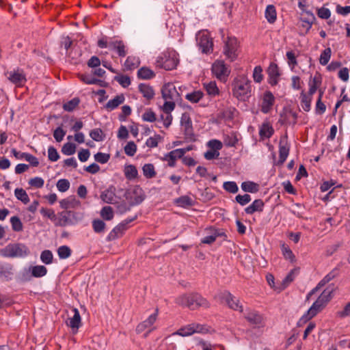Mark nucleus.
Segmentation results:
<instances>
[{"instance_id": "nucleus-1", "label": "nucleus", "mask_w": 350, "mask_h": 350, "mask_svg": "<svg viewBox=\"0 0 350 350\" xmlns=\"http://www.w3.org/2000/svg\"><path fill=\"white\" fill-rule=\"evenodd\" d=\"M335 291V286L334 284L329 285L319 295L317 299L312 304L311 307L308 311L303 314L297 322L299 327L302 326L306 323L312 318L315 317L331 300L333 297V293Z\"/></svg>"}, {"instance_id": "nucleus-2", "label": "nucleus", "mask_w": 350, "mask_h": 350, "mask_svg": "<svg viewBox=\"0 0 350 350\" xmlns=\"http://www.w3.org/2000/svg\"><path fill=\"white\" fill-rule=\"evenodd\" d=\"M232 86V95L239 101H247L253 94L252 81L245 75H240L235 77Z\"/></svg>"}, {"instance_id": "nucleus-3", "label": "nucleus", "mask_w": 350, "mask_h": 350, "mask_svg": "<svg viewBox=\"0 0 350 350\" xmlns=\"http://www.w3.org/2000/svg\"><path fill=\"white\" fill-rule=\"evenodd\" d=\"M178 62V53L174 51H167L157 57L155 65L158 68L172 70L176 68Z\"/></svg>"}, {"instance_id": "nucleus-4", "label": "nucleus", "mask_w": 350, "mask_h": 350, "mask_svg": "<svg viewBox=\"0 0 350 350\" xmlns=\"http://www.w3.org/2000/svg\"><path fill=\"white\" fill-rule=\"evenodd\" d=\"M29 254L28 247L23 243H10L0 249V256L4 258H24Z\"/></svg>"}, {"instance_id": "nucleus-5", "label": "nucleus", "mask_w": 350, "mask_h": 350, "mask_svg": "<svg viewBox=\"0 0 350 350\" xmlns=\"http://www.w3.org/2000/svg\"><path fill=\"white\" fill-rule=\"evenodd\" d=\"M176 303L179 305L195 310L198 307H208V303L198 294L183 295L176 299Z\"/></svg>"}, {"instance_id": "nucleus-6", "label": "nucleus", "mask_w": 350, "mask_h": 350, "mask_svg": "<svg viewBox=\"0 0 350 350\" xmlns=\"http://www.w3.org/2000/svg\"><path fill=\"white\" fill-rule=\"evenodd\" d=\"M223 53L226 59L230 62H234L239 55V43L234 36H228L225 38L223 36Z\"/></svg>"}, {"instance_id": "nucleus-7", "label": "nucleus", "mask_w": 350, "mask_h": 350, "mask_svg": "<svg viewBox=\"0 0 350 350\" xmlns=\"http://www.w3.org/2000/svg\"><path fill=\"white\" fill-rule=\"evenodd\" d=\"M98 46L101 49L108 48L111 51H115L120 57H124L127 53L126 46L122 40L103 37L98 40Z\"/></svg>"}, {"instance_id": "nucleus-8", "label": "nucleus", "mask_w": 350, "mask_h": 350, "mask_svg": "<svg viewBox=\"0 0 350 350\" xmlns=\"http://www.w3.org/2000/svg\"><path fill=\"white\" fill-rule=\"evenodd\" d=\"M230 66L224 60H215L211 66V72L213 77L221 82H226L230 74Z\"/></svg>"}, {"instance_id": "nucleus-9", "label": "nucleus", "mask_w": 350, "mask_h": 350, "mask_svg": "<svg viewBox=\"0 0 350 350\" xmlns=\"http://www.w3.org/2000/svg\"><path fill=\"white\" fill-rule=\"evenodd\" d=\"M6 79L17 88L25 85L27 82V77L25 71L18 67L4 72Z\"/></svg>"}, {"instance_id": "nucleus-10", "label": "nucleus", "mask_w": 350, "mask_h": 350, "mask_svg": "<svg viewBox=\"0 0 350 350\" xmlns=\"http://www.w3.org/2000/svg\"><path fill=\"white\" fill-rule=\"evenodd\" d=\"M124 196L131 205L135 206L142 203L146 196L142 187L135 185L126 191Z\"/></svg>"}, {"instance_id": "nucleus-11", "label": "nucleus", "mask_w": 350, "mask_h": 350, "mask_svg": "<svg viewBox=\"0 0 350 350\" xmlns=\"http://www.w3.org/2000/svg\"><path fill=\"white\" fill-rule=\"evenodd\" d=\"M209 332V328L205 325L191 323L180 328L175 334L181 336H189L194 333L205 334Z\"/></svg>"}, {"instance_id": "nucleus-12", "label": "nucleus", "mask_w": 350, "mask_h": 350, "mask_svg": "<svg viewBox=\"0 0 350 350\" xmlns=\"http://www.w3.org/2000/svg\"><path fill=\"white\" fill-rule=\"evenodd\" d=\"M196 40L202 53L208 54L213 51V42L207 31L198 32L196 35Z\"/></svg>"}, {"instance_id": "nucleus-13", "label": "nucleus", "mask_w": 350, "mask_h": 350, "mask_svg": "<svg viewBox=\"0 0 350 350\" xmlns=\"http://www.w3.org/2000/svg\"><path fill=\"white\" fill-rule=\"evenodd\" d=\"M206 146L208 150L204 154L206 160L211 161L219 157V150L223 147L221 142L218 139H211L206 143Z\"/></svg>"}, {"instance_id": "nucleus-14", "label": "nucleus", "mask_w": 350, "mask_h": 350, "mask_svg": "<svg viewBox=\"0 0 350 350\" xmlns=\"http://www.w3.org/2000/svg\"><path fill=\"white\" fill-rule=\"evenodd\" d=\"M180 125L182 129L184 131L186 139L191 142L196 141V137L193 133L192 121L191 120L189 115L187 113H184L182 114L180 119Z\"/></svg>"}, {"instance_id": "nucleus-15", "label": "nucleus", "mask_w": 350, "mask_h": 350, "mask_svg": "<svg viewBox=\"0 0 350 350\" xmlns=\"http://www.w3.org/2000/svg\"><path fill=\"white\" fill-rule=\"evenodd\" d=\"M157 316L158 310L157 309L153 314H150L146 320L137 326V332L142 333L146 332L144 334V337H146L148 334L154 329L153 325L157 319Z\"/></svg>"}, {"instance_id": "nucleus-16", "label": "nucleus", "mask_w": 350, "mask_h": 350, "mask_svg": "<svg viewBox=\"0 0 350 350\" xmlns=\"http://www.w3.org/2000/svg\"><path fill=\"white\" fill-rule=\"evenodd\" d=\"M221 297L225 301L228 307L235 311L241 313L243 312V307L240 303V300L232 295L230 292L225 291L221 293Z\"/></svg>"}, {"instance_id": "nucleus-17", "label": "nucleus", "mask_w": 350, "mask_h": 350, "mask_svg": "<svg viewBox=\"0 0 350 350\" xmlns=\"http://www.w3.org/2000/svg\"><path fill=\"white\" fill-rule=\"evenodd\" d=\"M275 96L270 91H265L262 96L260 111L263 113H269L275 103Z\"/></svg>"}, {"instance_id": "nucleus-18", "label": "nucleus", "mask_w": 350, "mask_h": 350, "mask_svg": "<svg viewBox=\"0 0 350 350\" xmlns=\"http://www.w3.org/2000/svg\"><path fill=\"white\" fill-rule=\"evenodd\" d=\"M242 313L245 319L255 327H259L262 326L263 318L258 312L248 308L245 310H243Z\"/></svg>"}, {"instance_id": "nucleus-19", "label": "nucleus", "mask_w": 350, "mask_h": 350, "mask_svg": "<svg viewBox=\"0 0 350 350\" xmlns=\"http://www.w3.org/2000/svg\"><path fill=\"white\" fill-rule=\"evenodd\" d=\"M162 96L165 100H178L180 95L176 86L172 83H165L161 90Z\"/></svg>"}, {"instance_id": "nucleus-20", "label": "nucleus", "mask_w": 350, "mask_h": 350, "mask_svg": "<svg viewBox=\"0 0 350 350\" xmlns=\"http://www.w3.org/2000/svg\"><path fill=\"white\" fill-rule=\"evenodd\" d=\"M72 311L73 316L68 319L66 325L71 328L73 334H76L81 325V318L77 308H75Z\"/></svg>"}, {"instance_id": "nucleus-21", "label": "nucleus", "mask_w": 350, "mask_h": 350, "mask_svg": "<svg viewBox=\"0 0 350 350\" xmlns=\"http://www.w3.org/2000/svg\"><path fill=\"white\" fill-rule=\"evenodd\" d=\"M267 73L269 75V83L271 85H276L278 83L280 75L278 65L271 62L267 69Z\"/></svg>"}, {"instance_id": "nucleus-22", "label": "nucleus", "mask_w": 350, "mask_h": 350, "mask_svg": "<svg viewBox=\"0 0 350 350\" xmlns=\"http://www.w3.org/2000/svg\"><path fill=\"white\" fill-rule=\"evenodd\" d=\"M12 153L16 159H25V161L29 162L30 164L34 167H36L39 165V161H38V159L29 153L21 152L17 151L15 149L12 150Z\"/></svg>"}, {"instance_id": "nucleus-23", "label": "nucleus", "mask_w": 350, "mask_h": 350, "mask_svg": "<svg viewBox=\"0 0 350 350\" xmlns=\"http://www.w3.org/2000/svg\"><path fill=\"white\" fill-rule=\"evenodd\" d=\"M60 207L63 209L75 208L81 205V202L75 196H69L59 201Z\"/></svg>"}, {"instance_id": "nucleus-24", "label": "nucleus", "mask_w": 350, "mask_h": 350, "mask_svg": "<svg viewBox=\"0 0 350 350\" xmlns=\"http://www.w3.org/2000/svg\"><path fill=\"white\" fill-rule=\"evenodd\" d=\"M203 88L207 94L211 97H215L219 94V90L216 82L214 81L203 83Z\"/></svg>"}, {"instance_id": "nucleus-25", "label": "nucleus", "mask_w": 350, "mask_h": 350, "mask_svg": "<svg viewBox=\"0 0 350 350\" xmlns=\"http://www.w3.org/2000/svg\"><path fill=\"white\" fill-rule=\"evenodd\" d=\"M264 207V202L262 200H255L250 206L245 208V212L247 214L252 215L255 212H260Z\"/></svg>"}, {"instance_id": "nucleus-26", "label": "nucleus", "mask_w": 350, "mask_h": 350, "mask_svg": "<svg viewBox=\"0 0 350 350\" xmlns=\"http://www.w3.org/2000/svg\"><path fill=\"white\" fill-rule=\"evenodd\" d=\"M125 98L124 95L120 94L110 99L105 105V108L108 111H112L116 109L120 105L124 103Z\"/></svg>"}, {"instance_id": "nucleus-27", "label": "nucleus", "mask_w": 350, "mask_h": 350, "mask_svg": "<svg viewBox=\"0 0 350 350\" xmlns=\"http://www.w3.org/2000/svg\"><path fill=\"white\" fill-rule=\"evenodd\" d=\"M336 275V271H332L329 273H327L318 284L317 287L314 288L308 295L307 298H309V296L311 295L317 289L324 286L326 284L332 280Z\"/></svg>"}, {"instance_id": "nucleus-28", "label": "nucleus", "mask_w": 350, "mask_h": 350, "mask_svg": "<svg viewBox=\"0 0 350 350\" xmlns=\"http://www.w3.org/2000/svg\"><path fill=\"white\" fill-rule=\"evenodd\" d=\"M139 90L143 96L147 99L150 100L154 96V92L151 86L146 83H141L139 85Z\"/></svg>"}, {"instance_id": "nucleus-29", "label": "nucleus", "mask_w": 350, "mask_h": 350, "mask_svg": "<svg viewBox=\"0 0 350 350\" xmlns=\"http://www.w3.org/2000/svg\"><path fill=\"white\" fill-rule=\"evenodd\" d=\"M273 133V129L269 122H265L260 127L259 134L262 138H269Z\"/></svg>"}, {"instance_id": "nucleus-30", "label": "nucleus", "mask_w": 350, "mask_h": 350, "mask_svg": "<svg viewBox=\"0 0 350 350\" xmlns=\"http://www.w3.org/2000/svg\"><path fill=\"white\" fill-rule=\"evenodd\" d=\"M300 99L302 109L305 111H309L311 109L312 97L311 96L307 95L304 91H302L300 94Z\"/></svg>"}, {"instance_id": "nucleus-31", "label": "nucleus", "mask_w": 350, "mask_h": 350, "mask_svg": "<svg viewBox=\"0 0 350 350\" xmlns=\"http://www.w3.org/2000/svg\"><path fill=\"white\" fill-rule=\"evenodd\" d=\"M140 61L139 57L135 56H129L124 64V66L126 70H134L139 66Z\"/></svg>"}, {"instance_id": "nucleus-32", "label": "nucleus", "mask_w": 350, "mask_h": 350, "mask_svg": "<svg viewBox=\"0 0 350 350\" xmlns=\"http://www.w3.org/2000/svg\"><path fill=\"white\" fill-rule=\"evenodd\" d=\"M124 174L128 180H133L138 176V172L136 167L133 165H125L124 168Z\"/></svg>"}, {"instance_id": "nucleus-33", "label": "nucleus", "mask_w": 350, "mask_h": 350, "mask_svg": "<svg viewBox=\"0 0 350 350\" xmlns=\"http://www.w3.org/2000/svg\"><path fill=\"white\" fill-rule=\"evenodd\" d=\"M30 271L34 278H42L47 273V269L44 265L30 266Z\"/></svg>"}, {"instance_id": "nucleus-34", "label": "nucleus", "mask_w": 350, "mask_h": 350, "mask_svg": "<svg viewBox=\"0 0 350 350\" xmlns=\"http://www.w3.org/2000/svg\"><path fill=\"white\" fill-rule=\"evenodd\" d=\"M100 198L105 203L113 204L116 202V196L113 190L107 189L101 193Z\"/></svg>"}, {"instance_id": "nucleus-35", "label": "nucleus", "mask_w": 350, "mask_h": 350, "mask_svg": "<svg viewBox=\"0 0 350 350\" xmlns=\"http://www.w3.org/2000/svg\"><path fill=\"white\" fill-rule=\"evenodd\" d=\"M241 187L243 191L252 193H256L259 189L258 185L252 181L243 182Z\"/></svg>"}, {"instance_id": "nucleus-36", "label": "nucleus", "mask_w": 350, "mask_h": 350, "mask_svg": "<svg viewBox=\"0 0 350 350\" xmlns=\"http://www.w3.org/2000/svg\"><path fill=\"white\" fill-rule=\"evenodd\" d=\"M265 15L268 22H274L277 18V12L275 6L273 5H267Z\"/></svg>"}, {"instance_id": "nucleus-37", "label": "nucleus", "mask_w": 350, "mask_h": 350, "mask_svg": "<svg viewBox=\"0 0 350 350\" xmlns=\"http://www.w3.org/2000/svg\"><path fill=\"white\" fill-rule=\"evenodd\" d=\"M126 230L125 224L120 223L116 226L109 234V239H115L122 235L123 232Z\"/></svg>"}, {"instance_id": "nucleus-38", "label": "nucleus", "mask_w": 350, "mask_h": 350, "mask_svg": "<svg viewBox=\"0 0 350 350\" xmlns=\"http://www.w3.org/2000/svg\"><path fill=\"white\" fill-rule=\"evenodd\" d=\"M14 196L17 200L21 201L23 204H26L29 202L28 194L22 188H16L14 190Z\"/></svg>"}, {"instance_id": "nucleus-39", "label": "nucleus", "mask_w": 350, "mask_h": 350, "mask_svg": "<svg viewBox=\"0 0 350 350\" xmlns=\"http://www.w3.org/2000/svg\"><path fill=\"white\" fill-rule=\"evenodd\" d=\"M137 76L142 79H150L154 77V73L151 69L142 67L137 71Z\"/></svg>"}, {"instance_id": "nucleus-40", "label": "nucleus", "mask_w": 350, "mask_h": 350, "mask_svg": "<svg viewBox=\"0 0 350 350\" xmlns=\"http://www.w3.org/2000/svg\"><path fill=\"white\" fill-rule=\"evenodd\" d=\"M80 103V99L77 97H75L70 100H68L64 103L63 109L66 111H72Z\"/></svg>"}, {"instance_id": "nucleus-41", "label": "nucleus", "mask_w": 350, "mask_h": 350, "mask_svg": "<svg viewBox=\"0 0 350 350\" xmlns=\"http://www.w3.org/2000/svg\"><path fill=\"white\" fill-rule=\"evenodd\" d=\"M144 176L147 178H152L155 176L156 172L154 166L152 163H146L142 167Z\"/></svg>"}, {"instance_id": "nucleus-42", "label": "nucleus", "mask_w": 350, "mask_h": 350, "mask_svg": "<svg viewBox=\"0 0 350 350\" xmlns=\"http://www.w3.org/2000/svg\"><path fill=\"white\" fill-rule=\"evenodd\" d=\"M100 216L105 220H111L113 218L114 214L113 208L109 206H104L100 211Z\"/></svg>"}, {"instance_id": "nucleus-43", "label": "nucleus", "mask_w": 350, "mask_h": 350, "mask_svg": "<svg viewBox=\"0 0 350 350\" xmlns=\"http://www.w3.org/2000/svg\"><path fill=\"white\" fill-rule=\"evenodd\" d=\"M203 92L198 90L193 91L191 93L187 94L185 96L187 100H189L191 103H196L200 100V99L203 97Z\"/></svg>"}, {"instance_id": "nucleus-44", "label": "nucleus", "mask_w": 350, "mask_h": 350, "mask_svg": "<svg viewBox=\"0 0 350 350\" xmlns=\"http://www.w3.org/2000/svg\"><path fill=\"white\" fill-rule=\"evenodd\" d=\"M252 77L254 81L260 83L263 80L262 68L260 66H255L253 70Z\"/></svg>"}, {"instance_id": "nucleus-45", "label": "nucleus", "mask_w": 350, "mask_h": 350, "mask_svg": "<svg viewBox=\"0 0 350 350\" xmlns=\"http://www.w3.org/2000/svg\"><path fill=\"white\" fill-rule=\"evenodd\" d=\"M137 145L132 141L129 142L124 147V153L129 157L134 156L137 152Z\"/></svg>"}, {"instance_id": "nucleus-46", "label": "nucleus", "mask_w": 350, "mask_h": 350, "mask_svg": "<svg viewBox=\"0 0 350 350\" xmlns=\"http://www.w3.org/2000/svg\"><path fill=\"white\" fill-rule=\"evenodd\" d=\"M76 151V146L72 143H66L62 148V152L64 155L70 156L72 155L75 153Z\"/></svg>"}, {"instance_id": "nucleus-47", "label": "nucleus", "mask_w": 350, "mask_h": 350, "mask_svg": "<svg viewBox=\"0 0 350 350\" xmlns=\"http://www.w3.org/2000/svg\"><path fill=\"white\" fill-rule=\"evenodd\" d=\"M332 51L330 48L325 49L321 54L319 62L321 65L325 66L331 58Z\"/></svg>"}, {"instance_id": "nucleus-48", "label": "nucleus", "mask_w": 350, "mask_h": 350, "mask_svg": "<svg viewBox=\"0 0 350 350\" xmlns=\"http://www.w3.org/2000/svg\"><path fill=\"white\" fill-rule=\"evenodd\" d=\"M53 256L50 250H44L40 254L41 261L46 265L51 264L53 262Z\"/></svg>"}, {"instance_id": "nucleus-49", "label": "nucleus", "mask_w": 350, "mask_h": 350, "mask_svg": "<svg viewBox=\"0 0 350 350\" xmlns=\"http://www.w3.org/2000/svg\"><path fill=\"white\" fill-rule=\"evenodd\" d=\"M223 188L230 193H236L239 191L237 183L234 181H226L223 184Z\"/></svg>"}, {"instance_id": "nucleus-50", "label": "nucleus", "mask_w": 350, "mask_h": 350, "mask_svg": "<svg viewBox=\"0 0 350 350\" xmlns=\"http://www.w3.org/2000/svg\"><path fill=\"white\" fill-rule=\"evenodd\" d=\"M282 252L284 257L290 260L291 262H294L295 260V256L293 254L292 250L290 249L288 246L285 244L282 245Z\"/></svg>"}, {"instance_id": "nucleus-51", "label": "nucleus", "mask_w": 350, "mask_h": 350, "mask_svg": "<svg viewBox=\"0 0 350 350\" xmlns=\"http://www.w3.org/2000/svg\"><path fill=\"white\" fill-rule=\"evenodd\" d=\"M145 122H154L156 120V114L151 109H147L142 116Z\"/></svg>"}, {"instance_id": "nucleus-52", "label": "nucleus", "mask_w": 350, "mask_h": 350, "mask_svg": "<svg viewBox=\"0 0 350 350\" xmlns=\"http://www.w3.org/2000/svg\"><path fill=\"white\" fill-rule=\"evenodd\" d=\"M289 153V148L287 147L286 145L282 144V143L280 144V148H279V154H280V162L281 163H283Z\"/></svg>"}, {"instance_id": "nucleus-53", "label": "nucleus", "mask_w": 350, "mask_h": 350, "mask_svg": "<svg viewBox=\"0 0 350 350\" xmlns=\"http://www.w3.org/2000/svg\"><path fill=\"white\" fill-rule=\"evenodd\" d=\"M12 228L15 232H21L23 230V224L17 216H13L10 218Z\"/></svg>"}, {"instance_id": "nucleus-54", "label": "nucleus", "mask_w": 350, "mask_h": 350, "mask_svg": "<svg viewBox=\"0 0 350 350\" xmlns=\"http://www.w3.org/2000/svg\"><path fill=\"white\" fill-rule=\"evenodd\" d=\"M57 254L61 259L68 258L71 255V250L66 245L60 246L57 250Z\"/></svg>"}, {"instance_id": "nucleus-55", "label": "nucleus", "mask_w": 350, "mask_h": 350, "mask_svg": "<svg viewBox=\"0 0 350 350\" xmlns=\"http://www.w3.org/2000/svg\"><path fill=\"white\" fill-rule=\"evenodd\" d=\"M323 92L320 91L318 100L316 103L315 111L317 114H323L326 110L325 105L321 101Z\"/></svg>"}, {"instance_id": "nucleus-56", "label": "nucleus", "mask_w": 350, "mask_h": 350, "mask_svg": "<svg viewBox=\"0 0 350 350\" xmlns=\"http://www.w3.org/2000/svg\"><path fill=\"white\" fill-rule=\"evenodd\" d=\"M90 136L96 142H101L104 139L103 132L100 129H95L90 131Z\"/></svg>"}, {"instance_id": "nucleus-57", "label": "nucleus", "mask_w": 350, "mask_h": 350, "mask_svg": "<svg viewBox=\"0 0 350 350\" xmlns=\"http://www.w3.org/2000/svg\"><path fill=\"white\" fill-rule=\"evenodd\" d=\"M176 202L178 206L181 207H187L193 204L192 199L187 196H183L178 198Z\"/></svg>"}, {"instance_id": "nucleus-58", "label": "nucleus", "mask_w": 350, "mask_h": 350, "mask_svg": "<svg viewBox=\"0 0 350 350\" xmlns=\"http://www.w3.org/2000/svg\"><path fill=\"white\" fill-rule=\"evenodd\" d=\"M317 16L321 19H323V20H327L328 18H329V17L331 16L330 10L325 6H323V7L317 9Z\"/></svg>"}, {"instance_id": "nucleus-59", "label": "nucleus", "mask_w": 350, "mask_h": 350, "mask_svg": "<svg viewBox=\"0 0 350 350\" xmlns=\"http://www.w3.org/2000/svg\"><path fill=\"white\" fill-rule=\"evenodd\" d=\"M29 185L34 188H42L44 186V180L41 177H34L29 180Z\"/></svg>"}, {"instance_id": "nucleus-60", "label": "nucleus", "mask_w": 350, "mask_h": 350, "mask_svg": "<svg viewBox=\"0 0 350 350\" xmlns=\"http://www.w3.org/2000/svg\"><path fill=\"white\" fill-rule=\"evenodd\" d=\"M161 139L159 135H154L146 139V145L149 148H155L158 146L159 142Z\"/></svg>"}, {"instance_id": "nucleus-61", "label": "nucleus", "mask_w": 350, "mask_h": 350, "mask_svg": "<svg viewBox=\"0 0 350 350\" xmlns=\"http://www.w3.org/2000/svg\"><path fill=\"white\" fill-rule=\"evenodd\" d=\"M115 80L123 88H127L131 84L130 77L126 75H120L116 76Z\"/></svg>"}, {"instance_id": "nucleus-62", "label": "nucleus", "mask_w": 350, "mask_h": 350, "mask_svg": "<svg viewBox=\"0 0 350 350\" xmlns=\"http://www.w3.org/2000/svg\"><path fill=\"white\" fill-rule=\"evenodd\" d=\"M92 227L95 232L100 233L104 230L105 224L100 219H94L92 221Z\"/></svg>"}, {"instance_id": "nucleus-63", "label": "nucleus", "mask_w": 350, "mask_h": 350, "mask_svg": "<svg viewBox=\"0 0 350 350\" xmlns=\"http://www.w3.org/2000/svg\"><path fill=\"white\" fill-rule=\"evenodd\" d=\"M48 158L53 162L57 161L59 159V154L53 146H49L48 148Z\"/></svg>"}, {"instance_id": "nucleus-64", "label": "nucleus", "mask_w": 350, "mask_h": 350, "mask_svg": "<svg viewBox=\"0 0 350 350\" xmlns=\"http://www.w3.org/2000/svg\"><path fill=\"white\" fill-rule=\"evenodd\" d=\"M336 316L341 319L350 317V302L347 303L342 310L338 311Z\"/></svg>"}]
</instances>
